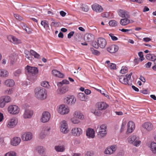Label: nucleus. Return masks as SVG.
I'll list each match as a JSON object with an SVG mask.
<instances>
[{
  "label": "nucleus",
  "instance_id": "1",
  "mask_svg": "<svg viewBox=\"0 0 156 156\" xmlns=\"http://www.w3.org/2000/svg\"><path fill=\"white\" fill-rule=\"evenodd\" d=\"M35 96L38 100H44L47 98V91L41 87H37L34 89Z\"/></svg>",
  "mask_w": 156,
  "mask_h": 156
},
{
  "label": "nucleus",
  "instance_id": "2",
  "mask_svg": "<svg viewBox=\"0 0 156 156\" xmlns=\"http://www.w3.org/2000/svg\"><path fill=\"white\" fill-rule=\"evenodd\" d=\"M95 128L96 132L100 138H103L106 136L107 133V129L105 125H99L96 126Z\"/></svg>",
  "mask_w": 156,
  "mask_h": 156
},
{
  "label": "nucleus",
  "instance_id": "3",
  "mask_svg": "<svg viewBox=\"0 0 156 156\" xmlns=\"http://www.w3.org/2000/svg\"><path fill=\"white\" fill-rule=\"evenodd\" d=\"M84 119V116L83 114L80 111H76L73 114V117L71 119V122L74 124H78L81 122L80 120Z\"/></svg>",
  "mask_w": 156,
  "mask_h": 156
},
{
  "label": "nucleus",
  "instance_id": "4",
  "mask_svg": "<svg viewBox=\"0 0 156 156\" xmlns=\"http://www.w3.org/2000/svg\"><path fill=\"white\" fill-rule=\"evenodd\" d=\"M129 143L132 144L136 147L139 146L141 143V141L139 140V137L137 136L132 134L129 136L127 139Z\"/></svg>",
  "mask_w": 156,
  "mask_h": 156
},
{
  "label": "nucleus",
  "instance_id": "5",
  "mask_svg": "<svg viewBox=\"0 0 156 156\" xmlns=\"http://www.w3.org/2000/svg\"><path fill=\"white\" fill-rule=\"evenodd\" d=\"M132 74V73L131 72L129 74H127L126 76L122 75L119 76V82L123 84L129 85V80L131 79V76Z\"/></svg>",
  "mask_w": 156,
  "mask_h": 156
},
{
  "label": "nucleus",
  "instance_id": "6",
  "mask_svg": "<svg viewBox=\"0 0 156 156\" xmlns=\"http://www.w3.org/2000/svg\"><path fill=\"white\" fill-rule=\"evenodd\" d=\"M57 110L58 113L62 115L68 114L70 111L69 108L66 106L64 104L58 106L57 107Z\"/></svg>",
  "mask_w": 156,
  "mask_h": 156
},
{
  "label": "nucleus",
  "instance_id": "7",
  "mask_svg": "<svg viewBox=\"0 0 156 156\" xmlns=\"http://www.w3.org/2000/svg\"><path fill=\"white\" fill-rule=\"evenodd\" d=\"M38 70L37 68L27 66L25 68V73L29 76L33 75L37 73Z\"/></svg>",
  "mask_w": 156,
  "mask_h": 156
},
{
  "label": "nucleus",
  "instance_id": "8",
  "mask_svg": "<svg viewBox=\"0 0 156 156\" xmlns=\"http://www.w3.org/2000/svg\"><path fill=\"white\" fill-rule=\"evenodd\" d=\"M18 120L17 118L12 117L8 120L6 124V126L9 129L14 128L17 124Z\"/></svg>",
  "mask_w": 156,
  "mask_h": 156
},
{
  "label": "nucleus",
  "instance_id": "9",
  "mask_svg": "<svg viewBox=\"0 0 156 156\" xmlns=\"http://www.w3.org/2000/svg\"><path fill=\"white\" fill-rule=\"evenodd\" d=\"M8 112L12 115H17L20 112V109L16 105H12L9 106L7 108Z\"/></svg>",
  "mask_w": 156,
  "mask_h": 156
},
{
  "label": "nucleus",
  "instance_id": "10",
  "mask_svg": "<svg viewBox=\"0 0 156 156\" xmlns=\"http://www.w3.org/2000/svg\"><path fill=\"white\" fill-rule=\"evenodd\" d=\"M30 54L34 56V58H39L40 57V55L32 50H30V53L28 51H25V54L26 55V57L30 60H32V58Z\"/></svg>",
  "mask_w": 156,
  "mask_h": 156
},
{
  "label": "nucleus",
  "instance_id": "11",
  "mask_svg": "<svg viewBox=\"0 0 156 156\" xmlns=\"http://www.w3.org/2000/svg\"><path fill=\"white\" fill-rule=\"evenodd\" d=\"M71 133L73 136H79L82 134L83 130L80 127H74L72 128Z\"/></svg>",
  "mask_w": 156,
  "mask_h": 156
},
{
  "label": "nucleus",
  "instance_id": "12",
  "mask_svg": "<svg viewBox=\"0 0 156 156\" xmlns=\"http://www.w3.org/2000/svg\"><path fill=\"white\" fill-rule=\"evenodd\" d=\"M60 130L63 133L66 134L68 132V124L66 122L65 120L62 121L60 123Z\"/></svg>",
  "mask_w": 156,
  "mask_h": 156
},
{
  "label": "nucleus",
  "instance_id": "13",
  "mask_svg": "<svg viewBox=\"0 0 156 156\" xmlns=\"http://www.w3.org/2000/svg\"><path fill=\"white\" fill-rule=\"evenodd\" d=\"M134 22L133 20L130 19V17H129L121 19L120 21V24L122 26H126Z\"/></svg>",
  "mask_w": 156,
  "mask_h": 156
},
{
  "label": "nucleus",
  "instance_id": "14",
  "mask_svg": "<svg viewBox=\"0 0 156 156\" xmlns=\"http://www.w3.org/2000/svg\"><path fill=\"white\" fill-rule=\"evenodd\" d=\"M51 118V115L49 112H43L42 115L41 120L43 123L48 122Z\"/></svg>",
  "mask_w": 156,
  "mask_h": 156
},
{
  "label": "nucleus",
  "instance_id": "15",
  "mask_svg": "<svg viewBox=\"0 0 156 156\" xmlns=\"http://www.w3.org/2000/svg\"><path fill=\"white\" fill-rule=\"evenodd\" d=\"M51 129L49 127L45 126L42 129L40 134V137L41 139L44 138L47 135L49 134Z\"/></svg>",
  "mask_w": 156,
  "mask_h": 156
},
{
  "label": "nucleus",
  "instance_id": "16",
  "mask_svg": "<svg viewBox=\"0 0 156 156\" xmlns=\"http://www.w3.org/2000/svg\"><path fill=\"white\" fill-rule=\"evenodd\" d=\"M76 101V98L73 96H69L65 99V102L68 105L74 104Z\"/></svg>",
  "mask_w": 156,
  "mask_h": 156
},
{
  "label": "nucleus",
  "instance_id": "17",
  "mask_svg": "<svg viewBox=\"0 0 156 156\" xmlns=\"http://www.w3.org/2000/svg\"><path fill=\"white\" fill-rule=\"evenodd\" d=\"M117 12L119 16L121 18H124L130 17L129 12L124 9H119L118 10Z\"/></svg>",
  "mask_w": 156,
  "mask_h": 156
},
{
  "label": "nucleus",
  "instance_id": "18",
  "mask_svg": "<svg viewBox=\"0 0 156 156\" xmlns=\"http://www.w3.org/2000/svg\"><path fill=\"white\" fill-rule=\"evenodd\" d=\"M33 137L32 133L30 132H26L23 133L21 136L22 140L24 141H28L31 140Z\"/></svg>",
  "mask_w": 156,
  "mask_h": 156
},
{
  "label": "nucleus",
  "instance_id": "19",
  "mask_svg": "<svg viewBox=\"0 0 156 156\" xmlns=\"http://www.w3.org/2000/svg\"><path fill=\"white\" fill-rule=\"evenodd\" d=\"M7 38L9 41L14 44H17L22 43L21 40L18 39L13 36L9 35L8 36Z\"/></svg>",
  "mask_w": 156,
  "mask_h": 156
},
{
  "label": "nucleus",
  "instance_id": "20",
  "mask_svg": "<svg viewBox=\"0 0 156 156\" xmlns=\"http://www.w3.org/2000/svg\"><path fill=\"white\" fill-rule=\"evenodd\" d=\"M97 107L99 110L102 111L106 109L108 105L104 102H98L97 103Z\"/></svg>",
  "mask_w": 156,
  "mask_h": 156
},
{
  "label": "nucleus",
  "instance_id": "21",
  "mask_svg": "<svg viewBox=\"0 0 156 156\" xmlns=\"http://www.w3.org/2000/svg\"><path fill=\"white\" fill-rule=\"evenodd\" d=\"M98 42L99 47L102 48H104L107 44V41L105 39L102 37H100L98 39Z\"/></svg>",
  "mask_w": 156,
  "mask_h": 156
},
{
  "label": "nucleus",
  "instance_id": "22",
  "mask_svg": "<svg viewBox=\"0 0 156 156\" xmlns=\"http://www.w3.org/2000/svg\"><path fill=\"white\" fill-rule=\"evenodd\" d=\"M95 131L94 129L88 128L86 130V136L89 138H93L95 136Z\"/></svg>",
  "mask_w": 156,
  "mask_h": 156
},
{
  "label": "nucleus",
  "instance_id": "23",
  "mask_svg": "<svg viewBox=\"0 0 156 156\" xmlns=\"http://www.w3.org/2000/svg\"><path fill=\"white\" fill-rule=\"evenodd\" d=\"M135 124L132 121H129L127 124V133H131L135 129Z\"/></svg>",
  "mask_w": 156,
  "mask_h": 156
},
{
  "label": "nucleus",
  "instance_id": "24",
  "mask_svg": "<svg viewBox=\"0 0 156 156\" xmlns=\"http://www.w3.org/2000/svg\"><path fill=\"white\" fill-rule=\"evenodd\" d=\"M143 127L147 131H150L153 129V125L150 122H145L142 125Z\"/></svg>",
  "mask_w": 156,
  "mask_h": 156
},
{
  "label": "nucleus",
  "instance_id": "25",
  "mask_svg": "<svg viewBox=\"0 0 156 156\" xmlns=\"http://www.w3.org/2000/svg\"><path fill=\"white\" fill-rule=\"evenodd\" d=\"M33 113V111L30 109H26L23 116L24 119H29L31 117Z\"/></svg>",
  "mask_w": 156,
  "mask_h": 156
},
{
  "label": "nucleus",
  "instance_id": "26",
  "mask_svg": "<svg viewBox=\"0 0 156 156\" xmlns=\"http://www.w3.org/2000/svg\"><path fill=\"white\" fill-rule=\"evenodd\" d=\"M21 141V139L19 137H15L13 138L11 140V144L13 146H17L18 145Z\"/></svg>",
  "mask_w": 156,
  "mask_h": 156
},
{
  "label": "nucleus",
  "instance_id": "27",
  "mask_svg": "<svg viewBox=\"0 0 156 156\" xmlns=\"http://www.w3.org/2000/svg\"><path fill=\"white\" fill-rule=\"evenodd\" d=\"M92 8L94 11L98 12H100L103 10L101 6L96 3L92 5Z\"/></svg>",
  "mask_w": 156,
  "mask_h": 156
},
{
  "label": "nucleus",
  "instance_id": "28",
  "mask_svg": "<svg viewBox=\"0 0 156 156\" xmlns=\"http://www.w3.org/2000/svg\"><path fill=\"white\" fill-rule=\"evenodd\" d=\"M107 49L111 53H115L118 51L119 47L116 45H112L108 47Z\"/></svg>",
  "mask_w": 156,
  "mask_h": 156
},
{
  "label": "nucleus",
  "instance_id": "29",
  "mask_svg": "<svg viewBox=\"0 0 156 156\" xmlns=\"http://www.w3.org/2000/svg\"><path fill=\"white\" fill-rule=\"evenodd\" d=\"M4 84L6 86L8 87H12L15 85L14 80L11 79H9L6 80L4 82Z\"/></svg>",
  "mask_w": 156,
  "mask_h": 156
},
{
  "label": "nucleus",
  "instance_id": "30",
  "mask_svg": "<svg viewBox=\"0 0 156 156\" xmlns=\"http://www.w3.org/2000/svg\"><path fill=\"white\" fill-rule=\"evenodd\" d=\"M94 38V35L92 34L87 33L85 34L84 39L85 41L89 42L93 40Z\"/></svg>",
  "mask_w": 156,
  "mask_h": 156
},
{
  "label": "nucleus",
  "instance_id": "31",
  "mask_svg": "<svg viewBox=\"0 0 156 156\" xmlns=\"http://www.w3.org/2000/svg\"><path fill=\"white\" fill-rule=\"evenodd\" d=\"M78 97L81 101L87 102L88 101L87 96L85 95L84 94L80 93L78 94Z\"/></svg>",
  "mask_w": 156,
  "mask_h": 156
},
{
  "label": "nucleus",
  "instance_id": "32",
  "mask_svg": "<svg viewBox=\"0 0 156 156\" xmlns=\"http://www.w3.org/2000/svg\"><path fill=\"white\" fill-rule=\"evenodd\" d=\"M9 76L8 71L4 69H0V77H6Z\"/></svg>",
  "mask_w": 156,
  "mask_h": 156
},
{
  "label": "nucleus",
  "instance_id": "33",
  "mask_svg": "<svg viewBox=\"0 0 156 156\" xmlns=\"http://www.w3.org/2000/svg\"><path fill=\"white\" fill-rule=\"evenodd\" d=\"M52 73L55 76L63 78L64 76V75L63 74L55 69L52 70Z\"/></svg>",
  "mask_w": 156,
  "mask_h": 156
},
{
  "label": "nucleus",
  "instance_id": "34",
  "mask_svg": "<svg viewBox=\"0 0 156 156\" xmlns=\"http://www.w3.org/2000/svg\"><path fill=\"white\" fill-rule=\"evenodd\" d=\"M55 151L58 152H63L65 149V146L64 145H58L55 147Z\"/></svg>",
  "mask_w": 156,
  "mask_h": 156
},
{
  "label": "nucleus",
  "instance_id": "35",
  "mask_svg": "<svg viewBox=\"0 0 156 156\" xmlns=\"http://www.w3.org/2000/svg\"><path fill=\"white\" fill-rule=\"evenodd\" d=\"M69 87L68 86L65 85L63 86L60 89V93L61 94H64L66 93L69 90Z\"/></svg>",
  "mask_w": 156,
  "mask_h": 156
},
{
  "label": "nucleus",
  "instance_id": "36",
  "mask_svg": "<svg viewBox=\"0 0 156 156\" xmlns=\"http://www.w3.org/2000/svg\"><path fill=\"white\" fill-rule=\"evenodd\" d=\"M151 150L154 154H156V143L153 142L150 144Z\"/></svg>",
  "mask_w": 156,
  "mask_h": 156
},
{
  "label": "nucleus",
  "instance_id": "37",
  "mask_svg": "<svg viewBox=\"0 0 156 156\" xmlns=\"http://www.w3.org/2000/svg\"><path fill=\"white\" fill-rule=\"evenodd\" d=\"M3 99L6 104L10 102L11 101V98L8 95H5L1 97Z\"/></svg>",
  "mask_w": 156,
  "mask_h": 156
},
{
  "label": "nucleus",
  "instance_id": "38",
  "mask_svg": "<svg viewBox=\"0 0 156 156\" xmlns=\"http://www.w3.org/2000/svg\"><path fill=\"white\" fill-rule=\"evenodd\" d=\"M37 151L40 154H42L45 151L44 148L42 146H38L37 148Z\"/></svg>",
  "mask_w": 156,
  "mask_h": 156
},
{
  "label": "nucleus",
  "instance_id": "39",
  "mask_svg": "<svg viewBox=\"0 0 156 156\" xmlns=\"http://www.w3.org/2000/svg\"><path fill=\"white\" fill-rule=\"evenodd\" d=\"M4 156H17V154L15 151H11L6 153Z\"/></svg>",
  "mask_w": 156,
  "mask_h": 156
},
{
  "label": "nucleus",
  "instance_id": "40",
  "mask_svg": "<svg viewBox=\"0 0 156 156\" xmlns=\"http://www.w3.org/2000/svg\"><path fill=\"white\" fill-rule=\"evenodd\" d=\"M14 90L13 88H9L4 91V94L11 95L14 92Z\"/></svg>",
  "mask_w": 156,
  "mask_h": 156
},
{
  "label": "nucleus",
  "instance_id": "41",
  "mask_svg": "<svg viewBox=\"0 0 156 156\" xmlns=\"http://www.w3.org/2000/svg\"><path fill=\"white\" fill-rule=\"evenodd\" d=\"M41 24L42 26H43L44 28H45L46 29H47L49 27L48 22L46 20H43L41 21Z\"/></svg>",
  "mask_w": 156,
  "mask_h": 156
},
{
  "label": "nucleus",
  "instance_id": "42",
  "mask_svg": "<svg viewBox=\"0 0 156 156\" xmlns=\"http://www.w3.org/2000/svg\"><path fill=\"white\" fill-rule=\"evenodd\" d=\"M109 26L111 27H115L118 25V23L115 20H111L109 22Z\"/></svg>",
  "mask_w": 156,
  "mask_h": 156
},
{
  "label": "nucleus",
  "instance_id": "43",
  "mask_svg": "<svg viewBox=\"0 0 156 156\" xmlns=\"http://www.w3.org/2000/svg\"><path fill=\"white\" fill-rule=\"evenodd\" d=\"M90 50L92 54L96 55H98L100 54V52L94 49V48H90Z\"/></svg>",
  "mask_w": 156,
  "mask_h": 156
},
{
  "label": "nucleus",
  "instance_id": "44",
  "mask_svg": "<svg viewBox=\"0 0 156 156\" xmlns=\"http://www.w3.org/2000/svg\"><path fill=\"white\" fill-rule=\"evenodd\" d=\"M23 29L28 34H30L32 32L31 29L27 27L26 25H23Z\"/></svg>",
  "mask_w": 156,
  "mask_h": 156
},
{
  "label": "nucleus",
  "instance_id": "45",
  "mask_svg": "<svg viewBox=\"0 0 156 156\" xmlns=\"http://www.w3.org/2000/svg\"><path fill=\"white\" fill-rule=\"evenodd\" d=\"M41 85L42 87L46 88H49L50 87V85L49 84L48 82L46 81L42 82L41 83Z\"/></svg>",
  "mask_w": 156,
  "mask_h": 156
},
{
  "label": "nucleus",
  "instance_id": "46",
  "mask_svg": "<svg viewBox=\"0 0 156 156\" xmlns=\"http://www.w3.org/2000/svg\"><path fill=\"white\" fill-rule=\"evenodd\" d=\"M128 71V68L127 67L125 66H123L121 68V69L120 71L121 73L124 74L126 73Z\"/></svg>",
  "mask_w": 156,
  "mask_h": 156
},
{
  "label": "nucleus",
  "instance_id": "47",
  "mask_svg": "<svg viewBox=\"0 0 156 156\" xmlns=\"http://www.w3.org/2000/svg\"><path fill=\"white\" fill-rule=\"evenodd\" d=\"M92 46L96 49H98L99 47V45L98 44V40L97 41H93L91 43Z\"/></svg>",
  "mask_w": 156,
  "mask_h": 156
},
{
  "label": "nucleus",
  "instance_id": "48",
  "mask_svg": "<svg viewBox=\"0 0 156 156\" xmlns=\"http://www.w3.org/2000/svg\"><path fill=\"white\" fill-rule=\"evenodd\" d=\"M22 72V70L20 69H18L16 70L14 73V75L15 76H18L21 74Z\"/></svg>",
  "mask_w": 156,
  "mask_h": 156
},
{
  "label": "nucleus",
  "instance_id": "49",
  "mask_svg": "<svg viewBox=\"0 0 156 156\" xmlns=\"http://www.w3.org/2000/svg\"><path fill=\"white\" fill-rule=\"evenodd\" d=\"M108 67L112 69H116V65L115 64L111 63L108 65Z\"/></svg>",
  "mask_w": 156,
  "mask_h": 156
},
{
  "label": "nucleus",
  "instance_id": "50",
  "mask_svg": "<svg viewBox=\"0 0 156 156\" xmlns=\"http://www.w3.org/2000/svg\"><path fill=\"white\" fill-rule=\"evenodd\" d=\"M111 151L112 154L113 153L116 151L117 148L116 146L115 145H112L109 147Z\"/></svg>",
  "mask_w": 156,
  "mask_h": 156
},
{
  "label": "nucleus",
  "instance_id": "51",
  "mask_svg": "<svg viewBox=\"0 0 156 156\" xmlns=\"http://www.w3.org/2000/svg\"><path fill=\"white\" fill-rule=\"evenodd\" d=\"M4 101L1 97L0 98V107L1 108H3L6 105Z\"/></svg>",
  "mask_w": 156,
  "mask_h": 156
},
{
  "label": "nucleus",
  "instance_id": "52",
  "mask_svg": "<svg viewBox=\"0 0 156 156\" xmlns=\"http://www.w3.org/2000/svg\"><path fill=\"white\" fill-rule=\"evenodd\" d=\"M69 83V81L66 80H63L62 81L59 82L58 84V85H59L60 84L62 86L63 84H68Z\"/></svg>",
  "mask_w": 156,
  "mask_h": 156
},
{
  "label": "nucleus",
  "instance_id": "53",
  "mask_svg": "<svg viewBox=\"0 0 156 156\" xmlns=\"http://www.w3.org/2000/svg\"><path fill=\"white\" fill-rule=\"evenodd\" d=\"M109 35L113 41H115L118 40V38L115 36L113 34L110 33L109 34Z\"/></svg>",
  "mask_w": 156,
  "mask_h": 156
},
{
  "label": "nucleus",
  "instance_id": "54",
  "mask_svg": "<svg viewBox=\"0 0 156 156\" xmlns=\"http://www.w3.org/2000/svg\"><path fill=\"white\" fill-rule=\"evenodd\" d=\"M101 94L107 98H109V97L108 95V93L104 89L102 90V92H101Z\"/></svg>",
  "mask_w": 156,
  "mask_h": 156
},
{
  "label": "nucleus",
  "instance_id": "55",
  "mask_svg": "<svg viewBox=\"0 0 156 156\" xmlns=\"http://www.w3.org/2000/svg\"><path fill=\"white\" fill-rule=\"evenodd\" d=\"M104 153L106 154H112L111 151L110 150V148L109 147L106 148L105 151H104Z\"/></svg>",
  "mask_w": 156,
  "mask_h": 156
},
{
  "label": "nucleus",
  "instance_id": "56",
  "mask_svg": "<svg viewBox=\"0 0 156 156\" xmlns=\"http://www.w3.org/2000/svg\"><path fill=\"white\" fill-rule=\"evenodd\" d=\"M139 56L140 57L141 61L144 60V57L143 53L142 52H140L138 53Z\"/></svg>",
  "mask_w": 156,
  "mask_h": 156
},
{
  "label": "nucleus",
  "instance_id": "57",
  "mask_svg": "<svg viewBox=\"0 0 156 156\" xmlns=\"http://www.w3.org/2000/svg\"><path fill=\"white\" fill-rule=\"evenodd\" d=\"M14 15L15 18L19 20H21L23 19L22 17L19 14H15Z\"/></svg>",
  "mask_w": 156,
  "mask_h": 156
},
{
  "label": "nucleus",
  "instance_id": "58",
  "mask_svg": "<svg viewBox=\"0 0 156 156\" xmlns=\"http://www.w3.org/2000/svg\"><path fill=\"white\" fill-rule=\"evenodd\" d=\"M6 144L4 141L3 138H0V144L2 146H4Z\"/></svg>",
  "mask_w": 156,
  "mask_h": 156
},
{
  "label": "nucleus",
  "instance_id": "59",
  "mask_svg": "<svg viewBox=\"0 0 156 156\" xmlns=\"http://www.w3.org/2000/svg\"><path fill=\"white\" fill-rule=\"evenodd\" d=\"M119 30L123 32H127V34H129V33L128 32L129 31H132V29H120Z\"/></svg>",
  "mask_w": 156,
  "mask_h": 156
},
{
  "label": "nucleus",
  "instance_id": "60",
  "mask_svg": "<svg viewBox=\"0 0 156 156\" xmlns=\"http://www.w3.org/2000/svg\"><path fill=\"white\" fill-rule=\"evenodd\" d=\"M82 8L83 10L85 12H87L89 9L88 6L86 5H83Z\"/></svg>",
  "mask_w": 156,
  "mask_h": 156
},
{
  "label": "nucleus",
  "instance_id": "61",
  "mask_svg": "<svg viewBox=\"0 0 156 156\" xmlns=\"http://www.w3.org/2000/svg\"><path fill=\"white\" fill-rule=\"evenodd\" d=\"M152 63L150 62H148L145 65V67L146 68H149L151 66Z\"/></svg>",
  "mask_w": 156,
  "mask_h": 156
},
{
  "label": "nucleus",
  "instance_id": "62",
  "mask_svg": "<svg viewBox=\"0 0 156 156\" xmlns=\"http://www.w3.org/2000/svg\"><path fill=\"white\" fill-rule=\"evenodd\" d=\"M74 31H71L68 34V38H70L74 34Z\"/></svg>",
  "mask_w": 156,
  "mask_h": 156
},
{
  "label": "nucleus",
  "instance_id": "63",
  "mask_svg": "<svg viewBox=\"0 0 156 156\" xmlns=\"http://www.w3.org/2000/svg\"><path fill=\"white\" fill-rule=\"evenodd\" d=\"M156 58V56L154 54H151L150 58V60L153 61L154 60H155Z\"/></svg>",
  "mask_w": 156,
  "mask_h": 156
},
{
  "label": "nucleus",
  "instance_id": "64",
  "mask_svg": "<svg viewBox=\"0 0 156 156\" xmlns=\"http://www.w3.org/2000/svg\"><path fill=\"white\" fill-rule=\"evenodd\" d=\"M94 114L98 116H100L101 115V113L98 110H95L94 112Z\"/></svg>",
  "mask_w": 156,
  "mask_h": 156
}]
</instances>
